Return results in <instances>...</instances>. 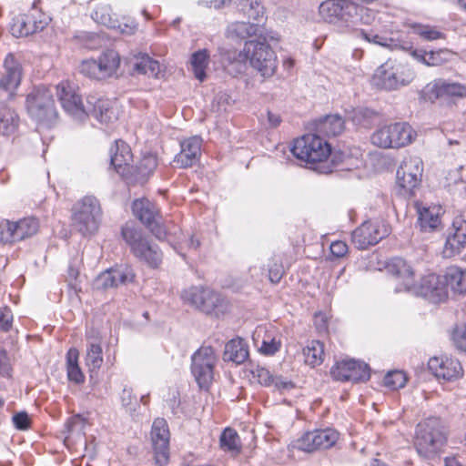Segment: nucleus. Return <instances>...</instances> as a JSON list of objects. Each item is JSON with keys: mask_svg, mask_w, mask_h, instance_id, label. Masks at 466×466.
<instances>
[{"mask_svg": "<svg viewBox=\"0 0 466 466\" xmlns=\"http://www.w3.org/2000/svg\"><path fill=\"white\" fill-rule=\"evenodd\" d=\"M360 35L369 43L379 45L384 47H389L390 49H393L398 46L397 43L392 38H389L385 35H380L372 31L366 32L364 30H361Z\"/></svg>", "mask_w": 466, "mask_h": 466, "instance_id": "nucleus-49", "label": "nucleus"}, {"mask_svg": "<svg viewBox=\"0 0 466 466\" xmlns=\"http://www.w3.org/2000/svg\"><path fill=\"white\" fill-rule=\"evenodd\" d=\"M291 152L306 163H322L331 155V147L319 135L307 134L294 141Z\"/></svg>", "mask_w": 466, "mask_h": 466, "instance_id": "nucleus-9", "label": "nucleus"}, {"mask_svg": "<svg viewBox=\"0 0 466 466\" xmlns=\"http://www.w3.org/2000/svg\"><path fill=\"white\" fill-rule=\"evenodd\" d=\"M329 249L332 256L338 258L345 257L349 252L348 245L340 240L333 241Z\"/></svg>", "mask_w": 466, "mask_h": 466, "instance_id": "nucleus-59", "label": "nucleus"}, {"mask_svg": "<svg viewBox=\"0 0 466 466\" xmlns=\"http://www.w3.org/2000/svg\"><path fill=\"white\" fill-rule=\"evenodd\" d=\"M93 20L108 28H116L118 25V20L112 16V9L109 5H98L91 15Z\"/></svg>", "mask_w": 466, "mask_h": 466, "instance_id": "nucleus-41", "label": "nucleus"}, {"mask_svg": "<svg viewBox=\"0 0 466 466\" xmlns=\"http://www.w3.org/2000/svg\"><path fill=\"white\" fill-rule=\"evenodd\" d=\"M15 427L19 430H27L30 426V419L25 412H19L13 417Z\"/></svg>", "mask_w": 466, "mask_h": 466, "instance_id": "nucleus-62", "label": "nucleus"}, {"mask_svg": "<svg viewBox=\"0 0 466 466\" xmlns=\"http://www.w3.org/2000/svg\"><path fill=\"white\" fill-rule=\"evenodd\" d=\"M449 231L455 233H463L466 235V218L462 215H458L453 218Z\"/></svg>", "mask_w": 466, "mask_h": 466, "instance_id": "nucleus-61", "label": "nucleus"}, {"mask_svg": "<svg viewBox=\"0 0 466 466\" xmlns=\"http://www.w3.org/2000/svg\"><path fill=\"white\" fill-rule=\"evenodd\" d=\"M466 246V235L449 231L443 248L445 257L459 254Z\"/></svg>", "mask_w": 466, "mask_h": 466, "instance_id": "nucleus-40", "label": "nucleus"}, {"mask_svg": "<svg viewBox=\"0 0 466 466\" xmlns=\"http://www.w3.org/2000/svg\"><path fill=\"white\" fill-rule=\"evenodd\" d=\"M452 339L460 350L466 352V323L462 327L454 329Z\"/></svg>", "mask_w": 466, "mask_h": 466, "instance_id": "nucleus-56", "label": "nucleus"}, {"mask_svg": "<svg viewBox=\"0 0 466 466\" xmlns=\"http://www.w3.org/2000/svg\"><path fill=\"white\" fill-rule=\"evenodd\" d=\"M239 11L254 21H261L265 16V7L260 0H238Z\"/></svg>", "mask_w": 466, "mask_h": 466, "instance_id": "nucleus-39", "label": "nucleus"}, {"mask_svg": "<svg viewBox=\"0 0 466 466\" xmlns=\"http://www.w3.org/2000/svg\"><path fill=\"white\" fill-rule=\"evenodd\" d=\"M356 11L351 12L349 20V28H353L358 24H370L374 19V12L367 7L355 3Z\"/></svg>", "mask_w": 466, "mask_h": 466, "instance_id": "nucleus-44", "label": "nucleus"}, {"mask_svg": "<svg viewBox=\"0 0 466 466\" xmlns=\"http://www.w3.org/2000/svg\"><path fill=\"white\" fill-rule=\"evenodd\" d=\"M205 290L206 288L203 287H190L183 290L181 298L185 302L199 309L200 302L203 296H205Z\"/></svg>", "mask_w": 466, "mask_h": 466, "instance_id": "nucleus-47", "label": "nucleus"}, {"mask_svg": "<svg viewBox=\"0 0 466 466\" xmlns=\"http://www.w3.org/2000/svg\"><path fill=\"white\" fill-rule=\"evenodd\" d=\"M79 352L76 349L72 348L66 353V372L70 381L76 384L85 381V375L78 365Z\"/></svg>", "mask_w": 466, "mask_h": 466, "instance_id": "nucleus-38", "label": "nucleus"}, {"mask_svg": "<svg viewBox=\"0 0 466 466\" xmlns=\"http://www.w3.org/2000/svg\"><path fill=\"white\" fill-rule=\"evenodd\" d=\"M11 371V364L6 351L0 349V376H9Z\"/></svg>", "mask_w": 466, "mask_h": 466, "instance_id": "nucleus-60", "label": "nucleus"}, {"mask_svg": "<svg viewBox=\"0 0 466 466\" xmlns=\"http://www.w3.org/2000/svg\"><path fill=\"white\" fill-rule=\"evenodd\" d=\"M38 229L39 221L33 217H27L17 221H13V230L15 242L31 238L37 233Z\"/></svg>", "mask_w": 466, "mask_h": 466, "instance_id": "nucleus-31", "label": "nucleus"}, {"mask_svg": "<svg viewBox=\"0 0 466 466\" xmlns=\"http://www.w3.org/2000/svg\"><path fill=\"white\" fill-rule=\"evenodd\" d=\"M133 68L134 71L138 74L147 75L155 78L160 77L162 73L160 64L146 54L136 58Z\"/></svg>", "mask_w": 466, "mask_h": 466, "instance_id": "nucleus-35", "label": "nucleus"}, {"mask_svg": "<svg viewBox=\"0 0 466 466\" xmlns=\"http://www.w3.org/2000/svg\"><path fill=\"white\" fill-rule=\"evenodd\" d=\"M384 385L390 390H398L403 388L407 382L404 372L394 370L389 372L383 380Z\"/></svg>", "mask_w": 466, "mask_h": 466, "instance_id": "nucleus-50", "label": "nucleus"}, {"mask_svg": "<svg viewBox=\"0 0 466 466\" xmlns=\"http://www.w3.org/2000/svg\"><path fill=\"white\" fill-rule=\"evenodd\" d=\"M339 437V432L331 428L315 430L301 436L297 441V446L301 451L312 452L331 448L338 441Z\"/></svg>", "mask_w": 466, "mask_h": 466, "instance_id": "nucleus-17", "label": "nucleus"}, {"mask_svg": "<svg viewBox=\"0 0 466 466\" xmlns=\"http://www.w3.org/2000/svg\"><path fill=\"white\" fill-rule=\"evenodd\" d=\"M280 392L289 391L294 388V384L290 380L282 376H274L272 386Z\"/></svg>", "mask_w": 466, "mask_h": 466, "instance_id": "nucleus-58", "label": "nucleus"}, {"mask_svg": "<svg viewBox=\"0 0 466 466\" xmlns=\"http://www.w3.org/2000/svg\"><path fill=\"white\" fill-rule=\"evenodd\" d=\"M15 242L13 221L6 219L0 221V243L12 244Z\"/></svg>", "mask_w": 466, "mask_h": 466, "instance_id": "nucleus-52", "label": "nucleus"}, {"mask_svg": "<svg viewBox=\"0 0 466 466\" xmlns=\"http://www.w3.org/2000/svg\"><path fill=\"white\" fill-rule=\"evenodd\" d=\"M259 26L250 22H233L226 29V36L231 40H242L258 35Z\"/></svg>", "mask_w": 466, "mask_h": 466, "instance_id": "nucleus-30", "label": "nucleus"}, {"mask_svg": "<svg viewBox=\"0 0 466 466\" xmlns=\"http://www.w3.org/2000/svg\"><path fill=\"white\" fill-rule=\"evenodd\" d=\"M210 60L209 53L207 49H200L194 52L190 56V66L195 77L203 82L206 77V70L208 67Z\"/></svg>", "mask_w": 466, "mask_h": 466, "instance_id": "nucleus-33", "label": "nucleus"}, {"mask_svg": "<svg viewBox=\"0 0 466 466\" xmlns=\"http://www.w3.org/2000/svg\"><path fill=\"white\" fill-rule=\"evenodd\" d=\"M444 280L453 293L466 295V268L452 266L446 269Z\"/></svg>", "mask_w": 466, "mask_h": 466, "instance_id": "nucleus-29", "label": "nucleus"}, {"mask_svg": "<svg viewBox=\"0 0 466 466\" xmlns=\"http://www.w3.org/2000/svg\"><path fill=\"white\" fill-rule=\"evenodd\" d=\"M414 72L407 66L389 59L378 66L371 77V85L377 88L392 91L410 84Z\"/></svg>", "mask_w": 466, "mask_h": 466, "instance_id": "nucleus-4", "label": "nucleus"}, {"mask_svg": "<svg viewBox=\"0 0 466 466\" xmlns=\"http://www.w3.org/2000/svg\"><path fill=\"white\" fill-rule=\"evenodd\" d=\"M423 163L418 157L405 158L397 170V186L403 197L411 196L420 185Z\"/></svg>", "mask_w": 466, "mask_h": 466, "instance_id": "nucleus-11", "label": "nucleus"}, {"mask_svg": "<svg viewBox=\"0 0 466 466\" xmlns=\"http://www.w3.org/2000/svg\"><path fill=\"white\" fill-rule=\"evenodd\" d=\"M5 75L0 79V99H9L14 96L22 79V67L12 54L4 62Z\"/></svg>", "mask_w": 466, "mask_h": 466, "instance_id": "nucleus-19", "label": "nucleus"}, {"mask_svg": "<svg viewBox=\"0 0 466 466\" xmlns=\"http://www.w3.org/2000/svg\"><path fill=\"white\" fill-rule=\"evenodd\" d=\"M56 96L64 110L75 120L83 122L93 116L103 125L114 123L118 118L116 103L96 95H89L83 104L78 87L69 80H63L56 86Z\"/></svg>", "mask_w": 466, "mask_h": 466, "instance_id": "nucleus-1", "label": "nucleus"}, {"mask_svg": "<svg viewBox=\"0 0 466 466\" xmlns=\"http://www.w3.org/2000/svg\"><path fill=\"white\" fill-rule=\"evenodd\" d=\"M101 218V206L94 196H85L73 207V225L83 236L95 234L100 226Z\"/></svg>", "mask_w": 466, "mask_h": 466, "instance_id": "nucleus-6", "label": "nucleus"}, {"mask_svg": "<svg viewBox=\"0 0 466 466\" xmlns=\"http://www.w3.org/2000/svg\"><path fill=\"white\" fill-rule=\"evenodd\" d=\"M248 357L247 346L241 339L228 341L225 346L224 360L237 364L243 363Z\"/></svg>", "mask_w": 466, "mask_h": 466, "instance_id": "nucleus-32", "label": "nucleus"}, {"mask_svg": "<svg viewBox=\"0 0 466 466\" xmlns=\"http://www.w3.org/2000/svg\"><path fill=\"white\" fill-rule=\"evenodd\" d=\"M410 27L414 34L427 41H433L443 37V34L440 30L430 25L413 24Z\"/></svg>", "mask_w": 466, "mask_h": 466, "instance_id": "nucleus-45", "label": "nucleus"}, {"mask_svg": "<svg viewBox=\"0 0 466 466\" xmlns=\"http://www.w3.org/2000/svg\"><path fill=\"white\" fill-rule=\"evenodd\" d=\"M331 375L337 380H351L354 382L367 380L370 378L368 365L362 361L347 360L337 362L331 368Z\"/></svg>", "mask_w": 466, "mask_h": 466, "instance_id": "nucleus-20", "label": "nucleus"}, {"mask_svg": "<svg viewBox=\"0 0 466 466\" xmlns=\"http://www.w3.org/2000/svg\"><path fill=\"white\" fill-rule=\"evenodd\" d=\"M283 276V268L280 264L274 263L268 268V279L272 283H278Z\"/></svg>", "mask_w": 466, "mask_h": 466, "instance_id": "nucleus-63", "label": "nucleus"}, {"mask_svg": "<svg viewBox=\"0 0 466 466\" xmlns=\"http://www.w3.org/2000/svg\"><path fill=\"white\" fill-rule=\"evenodd\" d=\"M217 356L211 347L199 348L191 358V372L200 388L207 389L214 377Z\"/></svg>", "mask_w": 466, "mask_h": 466, "instance_id": "nucleus-12", "label": "nucleus"}, {"mask_svg": "<svg viewBox=\"0 0 466 466\" xmlns=\"http://www.w3.org/2000/svg\"><path fill=\"white\" fill-rule=\"evenodd\" d=\"M86 425V420L80 415H76L70 418L66 422L67 433H74L76 431L78 434L83 433Z\"/></svg>", "mask_w": 466, "mask_h": 466, "instance_id": "nucleus-55", "label": "nucleus"}, {"mask_svg": "<svg viewBox=\"0 0 466 466\" xmlns=\"http://www.w3.org/2000/svg\"><path fill=\"white\" fill-rule=\"evenodd\" d=\"M122 237L133 254L152 268L162 261V253L157 245L151 244L142 232L129 224L122 228Z\"/></svg>", "mask_w": 466, "mask_h": 466, "instance_id": "nucleus-10", "label": "nucleus"}, {"mask_svg": "<svg viewBox=\"0 0 466 466\" xmlns=\"http://www.w3.org/2000/svg\"><path fill=\"white\" fill-rule=\"evenodd\" d=\"M454 54L446 48L439 49L436 51H430L427 60L428 66H438L451 61Z\"/></svg>", "mask_w": 466, "mask_h": 466, "instance_id": "nucleus-48", "label": "nucleus"}, {"mask_svg": "<svg viewBox=\"0 0 466 466\" xmlns=\"http://www.w3.org/2000/svg\"><path fill=\"white\" fill-rule=\"evenodd\" d=\"M102 347L97 342H90L86 349V364L90 370H97L103 364Z\"/></svg>", "mask_w": 466, "mask_h": 466, "instance_id": "nucleus-43", "label": "nucleus"}, {"mask_svg": "<svg viewBox=\"0 0 466 466\" xmlns=\"http://www.w3.org/2000/svg\"><path fill=\"white\" fill-rule=\"evenodd\" d=\"M43 28L42 22L32 24L26 15H18L13 19L10 31L15 37H24Z\"/></svg>", "mask_w": 466, "mask_h": 466, "instance_id": "nucleus-34", "label": "nucleus"}, {"mask_svg": "<svg viewBox=\"0 0 466 466\" xmlns=\"http://www.w3.org/2000/svg\"><path fill=\"white\" fill-rule=\"evenodd\" d=\"M388 270L396 278L395 292H410L433 303L442 302L448 298L444 275L430 273L421 278L420 283L417 284L412 267L400 258H393L388 265Z\"/></svg>", "mask_w": 466, "mask_h": 466, "instance_id": "nucleus-2", "label": "nucleus"}, {"mask_svg": "<svg viewBox=\"0 0 466 466\" xmlns=\"http://www.w3.org/2000/svg\"><path fill=\"white\" fill-rule=\"evenodd\" d=\"M133 214L138 218L157 238L162 240L167 236L166 229L158 221L159 212L149 199L142 198H137L132 205Z\"/></svg>", "mask_w": 466, "mask_h": 466, "instance_id": "nucleus-15", "label": "nucleus"}, {"mask_svg": "<svg viewBox=\"0 0 466 466\" xmlns=\"http://www.w3.org/2000/svg\"><path fill=\"white\" fill-rule=\"evenodd\" d=\"M221 302L220 295L210 289L206 288L205 296L200 302V310L210 313L212 312Z\"/></svg>", "mask_w": 466, "mask_h": 466, "instance_id": "nucleus-46", "label": "nucleus"}, {"mask_svg": "<svg viewBox=\"0 0 466 466\" xmlns=\"http://www.w3.org/2000/svg\"><path fill=\"white\" fill-rule=\"evenodd\" d=\"M253 377L258 382L266 387H271L274 376L270 371L263 367H257L252 370Z\"/></svg>", "mask_w": 466, "mask_h": 466, "instance_id": "nucleus-54", "label": "nucleus"}, {"mask_svg": "<svg viewBox=\"0 0 466 466\" xmlns=\"http://www.w3.org/2000/svg\"><path fill=\"white\" fill-rule=\"evenodd\" d=\"M13 314L10 309L5 307L0 308V329L8 331L12 328Z\"/></svg>", "mask_w": 466, "mask_h": 466, "instance_id": "nucleus-57", "label": "nucleus"}, {"mask_svg": "<svg viewBox=\"0 0 466 466\" xmlns=\"http://www.w3.org/2000/svg\"><path fill=\"white\" fill-rule=\"evenodd\" d=\"M222 56L228 66H236L237 71H240L248 62L264 78L274 76L278 68L277 55L266 43V38L247 41L241 51H227Z\"/></svg>", "mask_w": 466, "mask_h": 466, "instance_id": "nucleus-3", "label": "nucleus"}, {"mask_svg": "<svg viewBox=\"0 0 466 466\" xmlns=\"http://www.w3.org/2000/svg\"><path fill=\"white\" fill-rule=\"evenodd\" d=\"M416 137L410 125L396 122L378 128L371 136V142L381 148H400L411 144Z\"/></svg>", "mask_w": 466, "mask_h": 466, "instance_id": "nucleus-7", "label": "nucleus"}, {"mask_svg": "<svg viewBox=\"0 0 466 466\" xmlns=\"http://www.w3.org/2000/svg\"><path fill=\"white\" fill-rule=\"evenodd\" d=\"M109 154L111 165L118 174L125 176L133 161L129 146L122 140H116L110 147Z\"/></svg>", "mask_w": 466, "mask_h": 466, "instance_id": "nucleus-24", "label": "nucleus"}, {"mask_svg": "<svg viewBox=\"0 0 466 466\" xmlns=\"http://www.w3.org/2000/svg\"><path fill=\"white\" fill-rule=\"evenodd\" d=\"M157 166V159L155 155L145 156L138 166V171L142 176L150 175Z\"/></svg>", "mask_w": 466, "mask_h": 466, "instance_id": "nucleus-53", "label": "nucleus"}, {"mask_svg": "<svg viewBox=\"0 0 466 466\" xmlns=\"http://www.w3.org/2000/svg\"><path fill=\"white\" fill-rule=\"evenodd\" d=\"M443 210L441 205L419 206V225L421 231L433 232L441 226V215Z\"/></svg>", "mask_w": 466, "mask_h": 466, "instance_id": "nucleus-23", "label": "nucleus"}, {"mask_svg": "<svg viewBox=\"0 0 466 466\" xmlns=\"http://www.w3.org/2000/svg\"><path fill=\"white\" fill-rule=\"evenodd\" d=\"M96 61L100 80L111 77L115 75L120 65L119 55L114 50H106L102 53Z\"/></svg>", "mask_w": 466, "mask_h": 466, "instance_id": "nucleus-26", "label": "nucleus"}, {"mask_svg": "<svg viewBox=\"0 0 466 466\" xmlns=\"http://www.w3.org/2000/svg\"><path fill=\"white\" fill-rule=\"evenodd\" d=\"M253 339L259 351L264 355H273L279 350L281 346L280 339L263 328H258L253 335Z\"/></svg>", "mask_w": 466, "mask_h": 466, "instance_id": "nucleus-25", "label": "nucleus"}, {"mask_svg": "<svg viewBox=\"0 0 466 466\" xmlns=\"http://www.w3.org/2000/svg\"><path fill=\"white\" fill-rule=\"evenodd\" d=\"M389 232L388 226L383 220L370 219L363 222L352 232L351 240L359 249H365L377 244L388 236Z\"/></svg>", "mask_w": 466, "mask_h": 466, "instance_id": "nucleus-14", "label": "nucleus"}, {"mask_svg": "<svg viewBox=\"0 0 466 466\" xmlns=\"http://www.w3.org/2000/svg\"><path fill=\"white\" fill-rule=\"evenodd\" d=\"M135 279V273L129 266H120L102 272L94 281L97 289L116 288L130 283Z\"/></svg>", "mask_w": 466, "mask_h": 466, "instance_id": "nucleus-21", "label": "nucleus"}, {"mask_svg": "<svg viewBox=\"0 0 466 466\" xmlns=\"http://www.w3.org/2000/svg\"><path fill=\"white\" fill-rule=\"evenodd\" d=\"M137 24L135 22H130L129 24H120L118 22V25L115 29H118L121 34L124 35H132L137 30Z\"/></svg>", "mask_w": 466, "mask_h": 466, "instance_id": "nucleus-64", "label": "nucleus"}, {"mask_svg": "<svg viewBox=\"0 0 466 466\" xmlns=\"http://www.w3.org/2000/svg\"><path fill=\"white\" fill-rule=\"evenodd\" d=\"M202 138L194 136L180 142V151L177 153L173 163L180 168H187L194 166L199 160L201 155Z\"/></svg>", "mask_w": 466, "mask_h": 466, "instance_id": "nucleus-22", "label": "nucleus"}, {"mask_svg": "<svg viewBox=\"0 0 466 466\" xmlns=\"http://www.w3.org/2000/svg\"><path fill=\"white\" fill-rule=\"evenodd\" d=\"M355 2L347 0H327L320 4L319 11L322 19L339 28H349L351 12L356 11Z\"/></svg>", "mask_w": 466, "mask_h": 466, "instance_id": "nucleus-13", "label": "nucleus"}, {"mask_svg": "<svg viewBox=\"0 0 466 466\" xmlns=\"http://www.w3.org/2000/svg\"><path fill=\"white\" fill-rule=\"evenodd\" d=\"M344 129V120L339 115H329L314 122V130L319 137L338 136Z\"/></svg>", "mask_w": 466, "mask_h": 466, "instance_id": "nucleus-28", "label": "nucleus"}, {"mask_svg": "<svg viewBox=\"0 0 466 466\" xmlns=\"http://www.w3.org/2000/svg\"><path fill=\"white\" fill-rule=\"evenodd\" d=\"M304 361L310 367L319 366L325 357L324 344L319 340H311L303 349Z\"/></svg>", "mask_w": 466, "mask_h": 466, "instance_id": "nucleus-37", "label": "nucleus"}, {"mask_svg": "<svg viewBox=\"0 0 466 466\" xmlns=\"http://www.w3.org/2000/svg\"><path fill=\"white\" fill-rule=\"evenodd\" d=\"M428 369L439 380L453 382L463 376V369L461 362L448 355L431 358L428 361Z\"/></svg>", "mask_w": 466, "mask_h": 466, "instance_id": "nucleus-16", "label": "nucleus"}, {"mask_svg": "<svg viewBox=\"0 0 466 466\" xmlns=\"http://www.w3.org/2000/svg\"><path fill=\"white\" fill-rule=\"evenodd\" d=\"M29 116L37 123L49 126L57 116L52 92L46 86L35 87L26 97Z\"/></svg>", "mask_w": 466, "mask_h": 466, "instance_id": "nucleus-8", "label": "nucleus"}, {"mask_svg": "<svg viewBox=\"0 0 466 466\" xmlns=\"http://www.w3.org/2000/svg\"><path fill=\"white\" fill-rule=\"evenodd\" d=\"M431 93L436 97H463L466 96V86L458 82L437 79L432 83Z\"/></svg>", "mask_w": 466, "mask_h": 466, "instance_id": "nucleus-27", "label": "nucleus"}, {"mask_svg": "<svg viewBox=\"0 0 466 466\" xmlns=\"http://www.w3.org/2000/svg\"><path fill=\"white\" fill-rule=\"evenodd\" d=\"M79 72L85 76L100 80L96 59H85L79 65Z\"/></svg>", "mask_w": 466, "mask_h": 466, "instance_id": "nucleus-51", "label": "nucleus"}, {"mask_svg": "<svg viewBox=\"0 0 466 466\" xmlns=\"http://www.w3.org/2000/svg\"><path fill=\"white\" fill-rule=\"evenodd\" d=\"M446 442L437 419H428L418 424L414 446L418 454L425 459L438 455Z\"/></svg>", "mask_w": 466, "mask_h": 466, "instance_id": "nucleus-5", "label": "nucleus"}, {"mask_svg": "<svg viewBox=\"0 0 466 466\" xmlns=\"http://www.w3.org/2000/svg\"><path fill=\"white\" fill-rule=\"evenodd\" d=\"M151 441L156 463L163 466L168 461L169 431L167 421L162 418L154 420L151 430Z\"/></svg>", "mask_w": 466, "mask_h": 466, "instance_id": "nucleus-18", "label": "nucleus"}, {"mask_svg": "<svg viewBox=\"0 0 466 466\" xmlns=\"http://www.w3.org/2000/svg\"><path fill=\"white\" fill-rule=\"evenodd\" d=\"M219 445L223 451L238 452L241 443L237 431L231 428H226L220 435Z\"/></svg>", "mask_w": 466, "mask_h": 466, "instance_id": "nucleus-42", "label": "nucleus"}, {"mask_svg": "<svg viewBox=\"0 0 466 466\" xmlns=\"http://www.w3.org/2000/svg\"><path fill=\"white\" fill-rule=\"evenodd\" d=\"M19 125L18 115L10 107L0 105V135L10 136Z\"/></svg>", "mask_w": 466, "mask_h": 466, "instance_id": "nucleus-36", "label": "nucleus"}]
</instances>
